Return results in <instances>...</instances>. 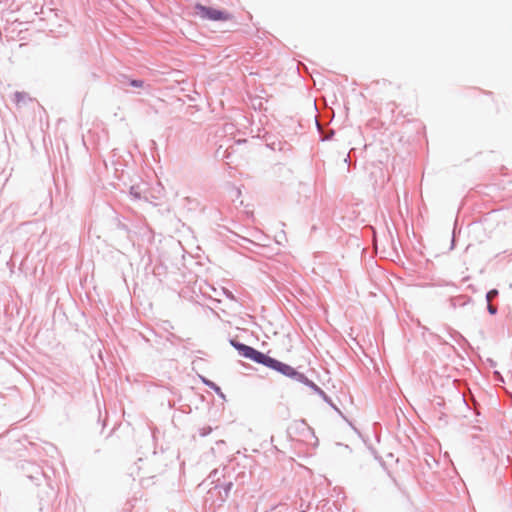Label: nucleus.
I'll use <instances>...</instances> for the list:
<instances>
[{"label": "nucleus", "mask_w": 512, "mask_h": 512, "mask_svg": "<svg viewBox=\"0 0 512 512\" xmlns=\"http://www.w3.org/2000/svg\"><path fill=\"white\" fill-rule=\"evenodd\" d=\"M495 375L498 376L501 380H503L501 375L498 373V371H495Z\"/></svg>", "instance_id": "22"}, {"label": "nucleus", "mask_w": 512, "mask_h": 512, "mask_svg": "<svg viewBox=\"0 0 512 512\" xmlns=\"http://www.w3.org/2000/svg\"><path fill=\"white\" fill-rule=\"evenodd\" d=\"M355 151L354 148H352L349 153L346 155V157L344 158V162L348 165V167L350 166L351 164V152Z\"/></svg>", "instance_id": "17"}, {"label": "nucleus", "mask_w": 512, "mask_h": 512, "mask_svg": "<svg viewBox=\"0 0 512 512\" xmlns=\"http://www.w3.org/2000/svg\"><path fill=\"white\" fill-rule=\"evenodd\" d=\"M316 394H318L330 407H332L339 415L342 417L343 414L341 410L333 403L332 399L322 390L317 384H314L311 388Z\"/></svg>", "instance_id": "7"}, {"label": "nucleus", "mask_w": 512, "mask_h": 512, "mask_svg": "<svg viewBox=\"0 0 512 512\" xmlns=\"http://www.w3.org/2000/svg\"><path fill=\"white\" fill-rule=\"evenodd\" d=\"M117 229H119L120 231H123L127 235L130 233L129 227L126 224L122 223L121 221H118Z\"/></svg>", "instance_id": "15"}, {"label": "nucleus", "mask_w": 512, "mask_h": 512, "mask_svg": "<svg viewBox=\"0 0 512 512\" xmlns=\"http://www.w3.org/2000/svg\"><path fill=\"white\" fill-rule=\"evenodd\" d=\"M270 358H271V356H269L268 354H265V353L255 349L254 347H252L250 354L248 355V357L246 359H249L257 364L267 367Z\"/></svg>", "instance_id": "4"}, {"label": "nucleus", "mask_w": 512, "mask_h": 512, "mask_svg": "<svg viewBox=\"0 0 512 512\" xmlns=\"http://www.w3.org/2000/svg\"><path fill=\"white\" fill-rule=\"evenodd\" d=\"M470 301H471V298H470V297H468V298H467V301H465V302L461 303L460 305H465L466 303H468V302H470Z\"/></svg>", "instance_id": "21"}, {"label": "nucleus", "mask_w": 512, "mask_h": 512, "mask_svg": "<svg viewBox=\"0 0 512 512\" xmlns=\"http://www.w3.org/2000/svg\"><path fill=\"white\" fill-rule=\"evenodd\" d=\"M453 247H454V238L451 241V248H453Z\"/></svg>", "instance_id": "23"}, {"label": "nucleus", "mask_w": 512, "mask_h": 512, "mask_svg": "<svg viewBox=\"0 0 512 512\" xmlns=\"http://www.w3.org/2000/svg\"><path fill=\"white\" fill-rule=\"evenodd\" d=\"M487 311L490 315H495L497 314L498 309L495 305L491 304V302H487Z\"/></svg>", "instance_id": "16"}, {"label": "nucleus", "mask_w": 512, "mask_h": 512, "mask_svg": "<svg viewBox=\"0 0 512 512\" xmlns=\"http://www.w3.org/2000/svg\"><path fill=\"white\" fill-rule=\"evenodd\" d=\"M241 239H242V241H244V242L251 243V241H250L249 239L245 238V237H242Z\"/></svg>", "instance_id": "20"}, {"label": "nucleus", "mask_w": 512, "mask_h": 512, "mask_svg": "<svg viewBox=\"0 0 512 512\" xmlns=\"http://www.w3.org/2000/svg\"><path fill=\"white\" fill-rule=\"evenodd\" d=\"M225 294H226V296H227L229 299H232V300H234V299H235V297H234V295H233V293H232V292L227 291V292H225Z\"/></svg>", "instance_id": "18"}, {"label": "nucleus", "mask_w": 512, "mask_h": 512, "mask_svg": "<svg viewBox=\"0 0 512 512\" xmlns=\"http://www.w3.org/2000/svg\"><path fill=\"white\" fill-rule=\"evenodd\" d=\"M499 295V292L497 289H491L486 293V301L491 302V300Z\"/></svg>", "instance_id": "13"}, {"label": "nucleus", "mask_w": 512, "mask_h": 512, "mask_svg": "<svg viewBox=\"0 0 512 512\" xmlns=\"http://www.w3.org/2000/svg\"><path fill=\"white\" fill-rule=\"evenodd\" d=\"M195 14L203 20L210 21H228L232 18V15L225 11L216 9L210 6H205L201 3H196L194 6Z\"/></svg>", "instance_id": "1"}, {"label": "nucleus", "mask_w": 512, "mask_h": 512, "mask_svg": "<svg viewBox=\"0 0 512 512\" xmlns=\"http://www.w3.org/2000/svg\"><path fill=\"white\" fill-rule=\"evenodd\" d=\"M267 368L274 370L288 378L291 377L292 372L294 370V367H292L284 362H281L278 359H275L273 357L270 358Z\"/></svg>", "instance_id": "3"}, {"label": "nucleus", "mask_w": 512, "mask_h": 512, "mask_svg": "<svg viewBox=\"0 0 512 512\" xmlns=\"http://www.w3.org/2000/svg\"><path fill=\"white\" fill-rule=\"evenodd\" d=\"M229 343L238 352V354L245 359L248 357L252 349V346L246 345L235 338H231Z\"/></svg>", "instance_id": "6"}, {"label": "nucleus", "mask_w": 512, "mask_h": 512, "mask_svg": "<svg viewBox=\"0 0 512 512\" xmlns=\"http://www.w3.org/2000/svg\"><path fill=\"white\" fill-rule=\"evenodd\" d=\"M143 191L139 185H132L129 190V196L132 200H142L147 201V197L142 195Z\"/></svg>", "instance_id": "10"}, {"label": "nucleus", "mask_w": 512, "mask_h": 512, "mask_svg": "<svg viewBox=\"0 0 512 512\" xmlns=\"http://www.w3.org/2000/svg\"><path fill=\"white\" fill-rule=\"evenodd\" d=\"M289 378L294 380V381H296V382L304 384L305 386L309 387L310 389L315 384L313 381L308 379L303 373L297 371L295 368H294V370L292 372L291 377H289Z\"/></svg>", "instance_id": "8"}, {"label": "nucleus", "mask_w": 512, "mask_h": 512, "mask_svg": "<svg viewBox=\"0 0 512 512\" xmlns=\"http://www.w3.org/2000/svg\"><path fill=\"white\" fill-rule=\"evenodd\" d=\"M212 430L213 429L211 426H205V427L200 428L198 430V433L201 437H206L212 432Z\"/></svg>", "instance_id": "14"}, {"label": "nucleus", "mask_w": 512, "mask_h": 512, "mask_svg": "<svg viewBox=\"0 0 512 512\" xmlns=\"http://www.w3.org/2000/svg\"><path fill=\"white\" fill-rule=\"evenodd\" d=\"M202 381L207 387L214 390L218 396L225 399L224 393L222 392L221 388L216 383H214L213 381L206 379V378H202Z\"/></svg>", "instance_id": "11"}, {"label": "nucleus", "mask_w": 512, "mask_h": 512, "mask_svg": "<svg viewBox=\"0 0 512 512\" xmlns=\"http://www.w3.org/2000/svg\"><path fill=\"white\" fill-rule=\"evenodd\" d=\"M458 300L459 299H457V298H454V299L451 300L453 307H456V305H458V302H457Z\"/></svg>", "instance_id": "19"}, {"label": "nucleus", "mask_w": 512, "mask_h": 512, "mask_svg": "<svg viewBox=\"0 0 512 512\" xmlns=\"http://www.w3.org/2000/svg\"><path fill=\"white\" fill-rule=\"evenodd\" d=\"M232 487L233 483L231 481H228L223 483L222 485H215V487L211 488L208 493L212 494L213 491L218 490L221 502H225L230 494Z\"/></svg>", "instance_id": "5"}, {"label": "nucleus", "mask_w": 512, "mask_h": 512, "mask_svg": "<svg viewBox=\"0 0 512 512\" xmlns=\"http://www.w3.org/2000/svg\"><path fill=\"white\" fill-rule=\"evenodd\" d=\"M26 101H31V98L29 97L28 93L22 92V91H16L14 93V102L16 104L26 103Z\"/></svg>", "instance_id": "12"}, {"label": "nucleus", "mask_w": 512, "mask_h": 512, "mask_svg": "<svg viewBox=\"0 0 512 512\" xmlns=\"http://www.w3.org/2000/svg\"><path fill=\"white\" fill-rule=\"evenodd\" d=\"M122 80H120V83L122 85H129L131 87L135 88H142L145 85V82L141 79H130L126 75H122Z\"/></svg>", "instance_id": "9"}, {"label": "nucleus", "mask_w": 512, "mask_h": 512, "mask_svg": "<svg viewBox=\"0 0 512 512\" xmlns=\"http://www.w3.org/2000/svg\"><path fill=\"white\" fill-rule=\"evenodd\" d=\"M22 470L26 473L28 479L39 485L42 478H48L46 472L39 466L30 461H24L21 464Z\"/></svg>", "instance_id": "2"}]
</instances>
